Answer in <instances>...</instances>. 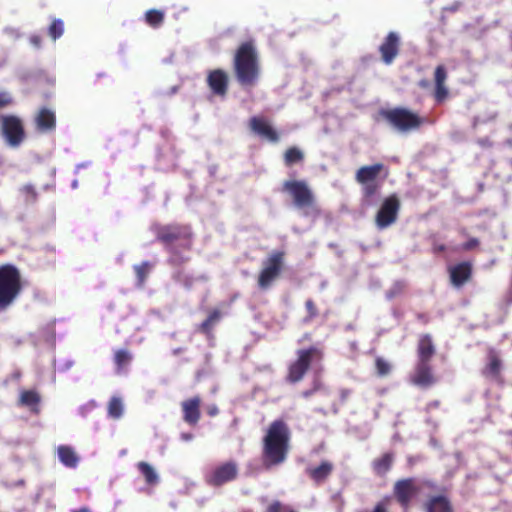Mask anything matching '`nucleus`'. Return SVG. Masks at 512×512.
<instances>
[{"label":"nucleus","mask_w":512,"mask_h":512,"mask_svg":"<svg viewBox=\"0 0 512 512\" xmlns=\"http://www.w3.org/2000/svg\"><path fill=\"white\" fill-rule=\"evenodd\" d=\"M324 358L321 347L312 345L308 348L298 349L296 358L287 368L286 381L291 384L300 382L313 365L320 364Z\"/></svg>","instance_id":"obj_4"},{"label":"nucleus","mask_w":512,"mask_h":512,"mask_svg":"<svg viewBox=\"0 0 512 512\" xmlns=\"http://www.w3.org/2000/svg\"><path fill=\"white\" fill-rule=\"evenodd\" d=\"M0 136L10 148H19L26 140V131L21 117L0 114Z\"/></svg>","instance_id":"obj_7"},{"label":"nucleus","mask_w":512,"mask_h":512,"mask_svg":"<svg viewBox=\"0 0 512 512\" xmlns=\"http://www.w3.org/2000/svg\"><path fill=\"white\" fill-rule=\"evenodd\" d=\"M137 468L144 477L146 484L156 485L158 483L159 477L152 465L145 461H140L137 463Z\"/></svg>","instance_id":"obj_29"},{"label":"nucleus","mask_w":512,"mask_h":512,"mask_svg":"<svg viewBox=\"0 0 512 512\" xmlns=\"http://www.w3.org/2000/svg\"><path fill=\"white\" fill-rule=\"evenodd\" d=\"M445 250H446V246L444 244H438V243L433 244V247H432L433 253L438 254V253L444 252Z\"/></svg>","instance_id":"obj_47"},{"label":"nucleus","mask_w":512,"mask_h":512,"mask_svg":"<svg viewBox=\"0 0 512 512\" xmlns=\"http://www.w3.org/2000/svg\"><path fill=\"white\" fill-rule=\"evenodd\" d=\"M434 354L435 346L432 337L429 334L422 335L417 345V362L430 363Z\"/></svg>","instance_id":"obj_24"},{"label":"nucleus","mask_w":512,"mask_h":512,"mask_svg":"<svg viewBox=\"0 0 512 512\" xmlns=\"http://www.w3.org/2000/svg\"><path fill=\"white\" fill-rule=\"evenodd\" d=\"M309 336H310L309 334H305V335H304V337H305L306 339H309Z\"/></svg>","instance_id":"obj_54"},{"label":"nucleus","mask_w":512,"mask_h":512,"mask_svg":"<svg viewBox=\"0 0 512 512\" xmlns=\"http://www.w3.org/2000/svg\"><path fill=\"white\" fill-rule=\"evenodd\" d=\"M156 240L160 242L169 254L167 262L173 267H181L190 257L185 253L193 246V232L189 224L171 223L155 225Z\"/></svg>","instance_id":"obj_1"},{"label":"nucleus","mask_w":512,"mask_h":512,"mask_svg":"<svg viewBox=\"0 0 512 512\" xmlns=\"http://www.w3.org/2000/svg\"><path fill=\"white\" fill-rule=\"evenodd\" d=\"M145 22L152 28L160 27L165 19L163 11L158 9H150L145 13Z\"/></svg>","instance_id":"obj_32"},{"label":"nucleus","mask_w":512,"mask_h":512,"mask_svg":"<svg viewBox=\"0 0 512 512\" xmlns=\"http://www.w3.org/2000/svg\"><path fill=\"white\" fill-rule=\"evenodd\" d=\"M448 96V89L445 85L435 86L434 97L439 103L443 102Z\"/></svg>","instance_id":"obj_42"},{"label":"nucleus","mask_w":512,"mask_h":512,"mask_svg":"<svg viewBox=\"0 0 512 512\" xmlns=\"http://www.w3.org/2000/svg\"><path fill=\"white\" fill-rule=\"evenodd\" d=\"M72 512H91V510L88 507H82L78 510H73Z\"/></svg>","instance_id":"obj_52"},{"label":"nucleus","mask_w":512,"mask_h":512,"mask_svg":"<svg viewBox=\"0 0 512 512\" xmlns=\"http://www.w3.org/2000/svg\"><path fill=\"white\" fill-rule=\"evenodd\" d=\"M305 155L301 149L296 146L289 147L286 149L283 155L284 164L287 167H291L295 164L302 163Z\"/></svg>","instance_id":"obj_28"},{"label":"nucleus","mask_w":512,"mask_h":512,"mask_svg":"<svg viewBox=\"0 0 512 512\" xmlns=\"http://www.w3.org/2000/svg\"><path fill=\"white\" fill-rule=\"evenodd\" d=\"M502 369L503 363L499 353L494 348H489L487 352V363L482 369V375L498 385H503L505 380L502 375Z\"/></svg>","instance_id":"obj_16"},{"label":"nucleus","mask_w":512,"mask_h":512,"mask_svg":"<svg viewBox=\"0 0 512 512\" xmlns=\"http://www.w3.org/2000/svg\"><path fill=\"white\" fill-rule=\"evenodd\" d=\"M250 130L259 137L277 143L280 140L278 132L272 127L267 119L260 116H253L249 119Z\"/></svg>","instance_id":"obj_19"},{"label":"nucleus","mask_w":512,"mask_h":512,"mask_svg":"<svg viewBox=\"0 0 512 512\" xmlns=\"http://www.w3.org/2000/svg\"><path fill=\"white\" fill-rule=\"evenodd\" d=\"M36 129L41 133H49L56 128L55 112L47 107L39 109L34 118Z\"/></svg>","instance_id":"obj_22"},{"label":"nucleus","mask_w":512,"mask_h":512,"mask_svg":"<svg viewBox=\"0 0 512 512\" xmlns=\"http://www.w3.org/2000/svg\"><path fill=\"white\" fill-rule=\"evenodd\" d=\"M379 52L382 61L386 65L392 64L400 52V36L398 33L389 32L379 46Z\"/></svg>","instance_id":"obj_18"},{"label":"nucleus","mask_w":512,"mask_h":512,"mask_svg":"<svg viewBox=\"0 0 512 512\" xmlns=\"http://www.w3.org/2000/svg\"><path fill=\"white\" fill-rule=\"evenodd\" d=\"M395 460L394 452H385L372 461V469L378 476H385L392 468Z\"/></svg>","instance_id":"obj_26"},{"label":"nucleus","mask_w":512,"mask_h":512,"mask_svg":"<svg viewBox=\"0 0 512 512\" xmlns=\"http://www.w3.org/2000/svg\"><path fill=\"white\" fill-rule=\"evenodd\" d=\"M151 270V264L147 261L134 266V271L139 286H143Z\"/></svg>","instance_id":"obj_34"},{"label":"nucleus","mask_w":512,"mask_h":512,"mask_svg":"<svg viewBox=\"0 0 512 512\" xmlns=\"http://www.w3.org/2000/svg\"><path fill=\"white\" fill-rule=\"evenodd\" d=\"M173 278L181 283H184L185 285L189 286L191 285L192 279L185 275L183 271H177Z\"/></svg>","instance_id":"obj_44"},{"label":"nucleus","mask_w":512,"mask_h":512,"mask_svg":"<svg viewBox=\"0 0 512 512\" xmlns=\"http://www.w3.org/2000/svg\"><path fill=\"white\" fill-rule=\"evenodd\" d=\"M479 245V240L477 238H471L467 242H465L462 246L463 250L470 251L476 248Z\"/></svg>","instance_id":"obj_45"},{"label":"nucleus","mask_w":512,"mask_h":512,"mask_svg":"<svg viewBox=\"0 0 512 512\" xmlns=\"http://www.w3.org/2000/svg\"><path fill=\"white\" fill-rule=\"evenodd\" d=\"M385 169L382 163L360 167L355 174V180L362 186V196L366 201L376 196L381 188V182L377 180L379 174Z\"/></svg>","instance_id":"obj_9"},{"label":"nucleus","mask_w":512,"mask_h":512,"mask_svg":"<svg viewBox=\"0 0 512 512\" xmlns=\"http://www.w3.org/2000/svg\"><path fill=\"white\" fill-rule=\"evenodd\" d=\"M221 316V311L218 309H214L209 313L207 318L200 324L199 330L206 335H210L213 327L220 321Z\"/></svg>","instance_id":"obj_30"},{"label":"nucleus","mask_w":512,"mask_h":512,"mask_svg":"<svg viewBox=\"0 0 512 512\" xmlns=\"http://www.w3.org/2000/svg\"><path fill=\"white\" fill-rule=\"evenodd\" d=\"M40 402H41V396L36 390H34V389L22 390L20 392L18 404L20 406L29 408V410L32 413L39 414Z\"/></svg>","instance_id":"obj_25"},{"label":"nucleus","mask_w":512,"mask_h":512,"mask_svg":"<svg viewBox=\"0 0 512 512\" xmlns=\"http://www.w3.org/2000/svg\"><path fill=\"white\" fill-rule=\"evenodd\" d=\"M13 103L11 95L7 92H0V109L5 108Z\"/></svg>","instance_id":"obj_43"},{"label":"nucleus","mask_w":512,"mask_h":512,"mask_svg":"<svg viewBox=\"0 0 512 512\" xmlns=\"http://www.w3.org/2000/svg\"><path fill=\"white\" fill-rule=\"evenodd\" d=\"M132 355L126 349L116 350L114 353V363L116 365L117 372H122L131 362Z\"/></svg>","instance_id":"obj_31"},{"label":"nucleus","mask_w":512,"mask_h":512,"mask_svg":"<svg viewBox=\"0 0 512 512\" xmlns=\"http://www.w3.org/2000/svg\"><path fill=\"white\" fill-rule=\"evenodd\" d=\"M200 406L201 398L199 396L184 400L181 403L184 422L190 426H196L201 417Z\"/></svg>","instance_id":"obj_21"},{"label":"nucleus","mask_w":512,"mask_h":512,"mask_svg":"<svg viewBox=\"0 0 512 512\" xmlns=\"http://www.w3.org/2000/svg\"><path fill=\"white\" fill-rule=\"evenodd\" d=\"M281 191L290 196L293 205L297 209L306 210L316 208V197L305 180H286L282 184Z\"/></svg>","instance_id":"obj_8"},{"label":"nucleus","mask_w":512,"mask_h":512,"mask_svg":"<svg viewBox=\"0 0 512 512\" xmlns=\"http://www.w3.org/2000/svg\"><path fill=\"white\" fill-rule=\"evenodd\" d=\"M264 512H297L291 507L283 504L279 500L272 501L265 509Z\"/></svg>","instance_id":"obj_39"},{"label":"nucleus","mask_w":512,"mask_h":512,"mask_svg":"<svg viewBox=\"0 0 512 512\" xmlns=\"http://www.w3.org/2000/svg\"><path fill=\"white\" fill-rule=\"evenodd\" d=\"M59 461L68 468H76L79 463V456L75 449L69 445H59L57 448Z\"/></svg>","instance_id":"obj_27"},{"label":"nucleus","mask_w":512,"mask_h":512,"mask_svg":"<svg viewBox=\"0 0 512 512\" xmlns=\"http://www.w3.org/2000/svg\"><path fill=\"white\" fill-rule=\"evenodd\" d=\"M447 79V71L444 65H438L434 71L435 86L445 85Z\"/></svg>","instance_id":"obj_40"},{"label":"nucleus","mask_w":512,"mask_h":512,"mask_svg":"<svg viewBox=\"0 0 512 512\" xmlns=\"http://www.w3.org/2000/svg\"><path fill=\"white\" fill-rule=\"evenodd\" d=\"M379 114L392 128L402 133L417 130L424 122L419 114L404 107L382 109Z\"/></svg>","instance_id":"obj_6"},{"label":"nucleus","mask_w":512,"mask_h":512,"mask_svg":"<svg viewBox=\"0 0 512 512\" xmlns=\"http://www.w3.org/2000/svg\"><path fill=\"white\" fill-rule=\"evenodd\" d=\"M207 413L209 416L214 417L219 413V409L216 405L208 407Z\"/></svg>","instance_id":"obj_48"},{"label":"nucleus","mask_w":512,"mask_h":512,"mask_svg":"<svg viewBox=\"0 0 512 512\" xmlns=\"http://www.w3.org/2000/svg\"><path fill=\"white\" fill-rule=\"evenodd\" d=\"M424 512H454L450 498L444 494L429 496L423 503Z\"/></svg>","instance_id":"obj_23"},{"label":"nucleus","mask_w":512,"mask_h":512,"mask_svg":"<svg viewBox=\"0 0 512 512\" xmlns=\"http://www.w3.org/2000/svg\"><path fill=\"white\" fill-rule=\"evenodd\" d=\"M181 439L184 440V441H190L193 439V434L191 433H182L181 434Z\"/></svg>","instance_id":"obj_50"},{"label":"nucleus","mask_w":512,"mask_h":512,"mask_svg":"<svg viewBox=\"0 0 512 512\" xmlns=\"http://www.w3.org/2000/svg\"><path fill=\"white\" fill-rule=\"evenodd\" d=\"M239 464L235 460L218 463L204 476L205 483L211 487H222L239 477Z\"/></svg>","instance_id":"obj_10"},{"label":"nucleus","mask_w":512,"mask_h":512,"mask_svg":"<svg viewBox=\"0 0 512 512\" xmlns=\"http://www.w3.org/2000/svg\"><path fill=\"white\" fill-rule=\"evenodd\" d=\"M229 77L222 69L209 71L207 75V85L210 90L218 96L224 97L228 92Z\"/></svg>","instance_id":"obj_20"},{"label":"nucleus","mask_w":512,"mask_h":512,"mask_svg":"<svg viewBox=\"0 0 512 512\" xmlns=\"http://www.w3.org/2000/svg\"><path fill=\"white\" fill-rule=\"evenodd\" d=\"M291 449V431L283 419L270 423L262 439L261 462L265 469L270 470L282 465L288 458Z\"/></svg>","instance_id":"obj_2"},{"label":"nucleus","mask_w":512,"mask_h":512,"mask_svg":"<svg viewBox=\"0 0 512 512\" xmlns=\"http://www.w3.org/2000/svg\"><path fill=\"white\" fill-rule=\"evenodd\" d=\"M21 192L24 196L26 203H35L38 197V193L35 187L31 184H26L21 188Z\"/></svg>","instance_id":"obj_37"},{"label":"nucleus","mask_w":512,"mask_h":512,"mask_svg":"<svg viewBox=\"0 0 512 512\" xmlns=\"http://www.w3.org/2000/svg\"><path fill=\"white\" fill-rule=\"evenodd\" d=\"M233 73L237 83L245 89L257 85L261 66L256 46L252 40L241 43L233 57Z\"/></svg>","instance_id":"obj_3"},{"label":"nucleus","mask_w":512,"mask_h":512,"mask_svg":"<svg viewBox=\"0 0 512 512\" xmlns=\"http://www.w3.org/2000/svg\"><path fill=\"white\" fill-rule=\"evenodd\" d=\"M506 435H508V436H511V437H512V431L506 432Z\"/></svg>","instance_id":"obj_53"},{"label":"nucleus","mask_w":512,"mask_h":512,"mask_svg":"<svg viewBox=\"0 0 512 512\" xmlns=\"http://www.w3.org/2000/svg\"><path fill=\"white\" fill-rule=\"evenodd\" d=\"M29 42L32 46L39 49L42 45V37L40 35H36V34L31 35L29 37Z\"/></svg>","instance_id":"obj_46"},{"label":"nucleus","mask_w":512,"mask_h":512,"mask_svg":"<svg viewBox=\"0 0 512 512\" xmlns=\"http://www.w3.org/2000/svg\"><path fill=\"white\" fill-rule=\"evenodd\" d=\"M305 308L307 311V316L304 317V323H310L315 317L318 316V309L315 302L312 299H308L305 302Z\"/></svg>","instance_id":"obj_38"},{"label":"nucleus","mask_w":512,"mask_h":512,"mask_svg":"<svg viewBox=\"0 0 512 512\" xmlns=\"http://www.w3.org/2000/svg\"><path fill=\"white\" fill-rule=\"evenodd\" d=\"M64 33V22L61 19H54L48 28V35L56 40Z\"/></svg>","instance_id":"obj_35"},{"label":"nucleus","mask_w":512,"mask_h":512,"mask_svg":"<svg viewBox=\"0 0 512 512\" xmlns=\"http://www.w3.org/2000/svg\"><path fill=\"white\" fill-rule=\"evenodd\" d=\"M419 487L414 478H404L397 480L393 486V496L398 504L404 508H409L413 498L418 494Z\"/></svg>","instance_id":"obj_13"},{"label":"nucleus","mask_w":512,"mask_h":512,"mask_svg":"<svg viewBox=\"0 0 512 512\" xmlns=\"http://www.w3.org/2000/svg\"><path fill=\"white\" fill-rule=\"evenodd\" d=\"M315 390H316V389L306 390V391H304V392L302 393V395H303V397L308 398V397H310V396L314 393V391H315Z\"/></svg>","instance_id":"obj_51"},{"label":"nucleus","mask_w":512,"mask_h":512,"mask_svg":"<svg viewBox=\"0 0 512 512\" xmlns=\"http://www.w3.org/2000/svg\"><path fill=\"white\" fill-rule=\"evenodd\" d=\"M285 252L273 251L263 262L257 283L260 289H268L279 278L284 268Z\"/></svg>","instance_id":"obj_11"},{"label":"nucleus","mask_w":512,"mask_h":512,"mask_svg":"<svg viewBox=\"0 0 512 512\" xmlns=\"http://www.w3.org/2000/svg\"><path fill=\"white\" fill-rule=\"evenodd\" d=\"M390 502L391 498L389 496L384 497L374 505L371 512H390Z\"/></svg>","instance_id":"obj_41"},{"label":"nucleus","mask_w":512,"mask_h":512,"mask_svg":"<svg viewBox=\"0 0 512 512\" xmlns=\"http://www.w3.org/2000/svg\"><path fill=\"white\" fill-rule=\"evenodd\" d=\"M108 416L113 419H119L123 414V403L118 397H112L108 403Z\"/></svg>","instance_id":"obj_33"},{"label":"nucleus","mask_w":512,"mask_h":512,"mask_svg":"<svg viewBox=\"0 0 512 512\" xmlns=\"http://www.w3.org/2000/svg\"><path fill=\"white\" fill-rule=\"evenodd\" d=\"M22 290L19 270L10 264L0 266V310L9 307Z\"/></svg>","instance_id":"obj_5"},{"label":"nucleus","mask_w":512,"mask_h":512,"mask_svg":"<svg viewBox=\"0 0 512 512\" xmlns=\"http://www.w3.org/2000/svg\"><path fill=\"white\" fill-rule=\"evenodd\" d=\"M334 469V463L331 460L324 459L317 465H307L304 472L315 486H321L328 481Z\"/></svg>","instance_id":"obj_17"},{"label":"nucleus","mask_w":512,"mask_h":512,"mask_svg":"<svg viewBox=\"0 0 512 512\" xmlns=\"http://www.w3.org/2000/svg\"><path fill=\"white\" fill-rule=\"evenodd\" d=\"M400 200L396 194L386 197L378 212L375 215V224L378 229L383 230L394 224L398 218Z\"/></svg>","instance_id":"obj_12"},{"label":"nucleus","mask_w":512,"mask_h":512,"mask_svg":"<svg viewBox=\"0 0 512 512\" xmlns=\"http://www.w3.org/2000/svg\"><path fill=\"white\" fill-rule=\"evenodd\" d=\"M449 281L452 287L462 288L469 283L473 277V263L461 261L448 267Z\"/></svg>","instance_id":"obj_14"},{"label":"nucleus","mask_w":512,"mask_h":512,"mask_svg":"<svg viewBox=\"0 0 512 512\" xmlns=\"http://www.w3.org/2000/svg\"><path fill=\"white\" fill-rule=\"evenodd\" d=\"M409 382L422 389L432 387L437 382V378L431 364L417 362L413 372L409 376Z\"/></svg>","instance_id":"obj_15"},{"label":"nucleus","mask_w":512,"mask_h":512,"mask_svg":"<svg viewBox=\"0 0 512 512\" xmlns=\"http://www.w3.org/2000/svg\"><path fill=\"white\" fill-rule=\"evenodd\" d=\"M376 373L379 377H385L391 372V364L382 357H376L375 359Z\"/></svg>","instance_id":"obj_36"},{"label":"nucleus","mask_w":512,"mask_h":512,"mask_svg":"<svg viewBox=\"0 0 512 512\" xmlns=\"http://www.w3.org/2000/svg\"><path fill=\"white\" fill-rule=\"evenodd\" d=\"M350 393H351L350 390L342 389L341 392H340L341 401L345 402L348 399Z\"/></svg>","instance_id":"obj_49"}]
</instances>
